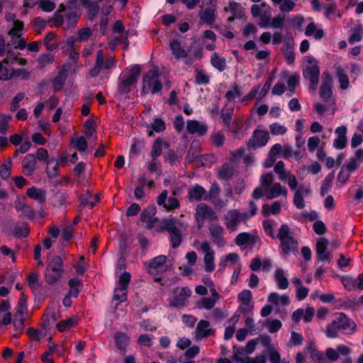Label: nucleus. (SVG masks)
<instances>
[{
  "label": "nucleus",
  "instance_id": "obj_1",
  "mask_svg": "<svg viewBox=\"0 0 363 363\" xmlns=\"http://www.w3.org/2000/svg\"><path fill=\"white\" fill-rule=\"evenodd\" d=\"M274 180V175L272 172L263 173L260 176V185L255 188L252 192V198L259 199L264 195L268 199H273L279 196L286 198L288 194L286 188L281 186L280 183H273Z\"/></svg>",
  "mask_w": 363,
  "mask_h": 363
},
{
  "label": "nucleus",
  "instance_id": "obj_2",
  "mask_svg": "<svg viewBox=\"0 0 363 363\" xmlns=\"http://www.w3.org/2000/svg\"><path fill=\"white\" fill-rule=\"evenodd\" d=\"M276 238L280 241L281 252L284 256L298 252V242L287 225L283 224L280 226Z\"/></svg>",
  "mask_w": 363,
  "mask_h": 363
},
{
  "label": "nucleus",
  "instance_id": "obj_3",
  "mask_svg": "<svg viewBox=\"0 0 363 363\" xmlns=\"http://www.w3.org/2000/svg\"><path fill=\"white\" fill-rule=\"evenodd\" d=\"M160 77L158 67L150 69L143 77L142 91L145 94L150 91L153 94L160 92L162 88Z\"/></svg>",
  "mask_w": 363,
  "mask_h": 363
},
{
  "label": "nucleus",
  "instance_id": "obj_4",
  "mask_svg": "<svg viewBox=\"0 0 363 363\" xmlns=\"http://www.w3.org/2000/svg\"><path fill=\"white\" fill-rule=\"evenodd\" d=\"M63 261L59 256H55L48 262L45 273V281L48 284H55L61 278L63 274Z\"/></svg>",
  "mask_w": 363,
  "mask_h": 363
},
{
  "label": "nucleus",
  "instance_id": "obj_5",
  "mask_svg": "<svg viewBox=\"0 0 363 363\" xmlns=\"http://www.w3.org/2000/svg\"><path fill=\"white\" fill-rule=\"evenodd\" d=\"M140 74V67L134 65L128 71V74H123L119 78L118 91L121 94L130 92L132 85L136 82Z\"/></svg>",
  "mask_w": 363,
  "mask_h": 363
},
{
  "label": "nucleus",
  "instance_id": "obj_6",
  "mask_svg": "<svg viewBox=\"0 0 363 363\" xmlns=\"http://www.w3.org/2000/svg\"><path fill=\"white\" fill-rule=\"evenodd\" d=\"M3 230L8 235H13L18 238H26L30 233L29 226L27 223H23L20 225L12 219L4 222Z\"/></svg>",
  "mask_w": 363,
  "mask_h": 363
},
{
  "label": "nucleus",
  "instance_id": "obj_7",
  "mask_svg": "<svg viewBox=\"0 0 363 363\" xmlns=\"http://www.w3.org/2000/svg\"><path fill=\"white\" fill-rule=\"evenodd\" d=\"M116 65V60L113 57H108L104 60V51L99 49L96 53V61L94 66L89 71L92 77H97L103 69H111Z\"/></svg>",
  "mask_w": 363,
  "mask_h": 363
},
{
  "label": "nucleus",
  "instance_id": "obj_8",
  "mask_svg": "<svg viewBox=\"0 0 363 363\" xmlns=\"http://www.w3.org/2000/svg\"><path fill=\"white\" fill-rule=\"evenodd\" d=\"M248 218L249 216L247 213H240L237 209L230 210L224 216V223L228 230L234 231L242 221Z\"/></svg>",
  "mask_w": 363,
  "mask_h": 363
},
{
  "label": "nucleus",
  "instance_id": "obj_9",
  "mask_svg": "<svg viewBox=\"0 0 363 363\" xmlns=\"http://www.w3.org/2000/svg\"><path fill=\"white\" fill-rule=\"evenodd\" d=\"M173 296L169 300L171 307L182 308L186 305L188 298L191 295V291L188 287L176 288Z\"/></svg>",
  "mask_w": 363,
  "mask_h": 363
},
{
  "label": "nucleus",
  "instance_id": "obj_10",
  "mask_svg": "<svg viewBox=\"0 0 363 363\" xmlns=\"http://www.w3.org/2000/svg\"><path fill=\"white\" fill-rule=\"evenodd\" d=\"M217 218L216 213L207 204L201 203L196 206L195 219L199 228L203 225L205 220H213Z\"/></svg>",
  "mask_w": 363,
  "mask_h": 363
},
{
  "label": "nucleus",
  "instance_id": "obj_11",
  "mask_svg": "<svg viewBox=\"0 0 363 363\" xmlns=\"http://www.w3.org/2000/svg\"><path fill=\"white\" fill-rule=\"evenodd\" d=\"M269 140V134L268 131L256 129L254 130L252 135L247 142V146L249 148L262 147L267 145Z\"/></svg>",
  "mask_w": 363,
  "mask_h": 363
},
{
  "label": "nucleus",
  "instance_id": "obj_12",
  "mask_svg": "<svg viewBox=\"0 0 363 363\" xmlns=\"http://www.w3.org/2000/svg\"><path fill=\"white\" fill-rule=\"evenodd\" d=\"M200 249L205 254L203 257L204 270L206 272H212L216 268L214 250L206 241L201 243Z\"/></svg>",
  "mask_w": 363,
  "mask_h": 363
},
{
  "label": "nucleus",
  "instance_id": "obj_13",
  "mask_svg": "<svg viewBox=\"0 0 363 363\" xmlns=\"http://www.w3.org/2000/svg\"><path fill=\"white\" fill-rule=\"evenodd\" d=\"M168 191L164 189L157 198L158 206H162L167 211H172L179 208V201L175 197L168 198Z\"/></svg>",
  "mask_w": 363,
  "mask_h": 363
},
{
  "label": "nucleus",
  "instance_id": "obj_14",
  "mask_svg": "<svg viewBox=\"0 0 363 363\" xmlns=\"http://www.w3.org/2000/svg\"><path fill=\"white\" fill-rule=\"evenodd\" d=\"M161 228L169 234L183 233L186 229V225L177 218H166L161 222Z\"/></svg>",
  "mask_w": 363,
  "mask_h": 363
},
{
  "label": "nucleus",
  "instance_id": "obj_15",
  "mask_svg": "<svg viewBox=\"0 0 363 363\" xmlns=\"http://www.w3.org/2000/svg\"><path fill=\"white\" fill-rule=\"evenodd\" d=\"M212 242L219 247H223L227 242L224 238V228L217 223L211 224L208 228Z\"/></svg>",
  "mask_w": 363,
  "mask_h": 363
},
{
  "label": "nucleus",
  "instance_id": "obj_16",
  "mask_svg": "<svg viewBox=\"0 0 363 363\" xmlns=\"http://www.w3.org/2000/svg\"><path fill=\"white\" fill-rule=\"evenodd\" d=\"M333 322L336 327L345 334L353 332L356 326L355 323L342 313L337 314Z\"/></svg>",
  "mask_w": 363,
  "mask_h": 363
},
{
  "label": "nucleus",
  "instance_id": "obj_17",
  "mask_svg": "<svg viewBox=\"0 0 363 363\" xmlns=\"http://www.w3.org/2000/svg\"><path fill=\"white\" fill-rule=\"evenodd\" d=\"M208 4L210 6L200 10L199 16L200 18V23L211 26L216 21V5L213 4L211 1Z\"/></svg>",
  "mask_w": 363,
  "mask_h": 363
},
{
  "label": "nucleus",
  "instance_id": "obj_18",
  "mask_svg": "<svg viewBox=\"0 0 363 363\" xmlns=\"http://www.w3.org/2000/svg\"><path fill=\"white\" fill-rule=\"evenodd\" d=\"M303 77L310 81V89L316 90L320 75L318 66H306L303 70Z\"/></svg>",
  "mask_w": 363,
  "mask_h": 363
},
{
  "label": "nucleus",
  "instance_id": "obj_19",
  "mask_svg": "<svg viewBox=\"0 0 363 363\" xmlns=\"http://www.w3.org/2000/svg\"><path fill=\"white\" fill-rule=\"evenodd\" d=\"M214 334V330L210 328V323L205 320H200L194 331V337L196 340H201L203 338Z\"/></svg>",
  "mask_w": 363,
  "mask_h": 363
},
{
  "label": "nucleus",
  "instance_id": "obj_20",
  "mask_svg": "<svg viewBox=\"0 0 363 363\" xmlns=\"http://www.w3.org/2000/svg\"><path fill=\"white\" fill-rule=\"evenodd\" d=\"M186 129L190 134L202 136L207 133L208 125L196 120H188Z\"/></svg>",
  "mask_w": 363,
  "mask_h": 363
},
{
  "label": "nucleus",
  "instance_id": "obj_21",
  "mask_svg": "<svg viewBox=\"0 0 363 363\" xmlns=\"http://www.w3.org/2000/svg\"><path fill=\"white\" fill-rule=\"evenodd\" d=\"M217 177L220 180L228 181L233 179L235 174V167L230 163H225L217 169Z\"/></svg>",
  "mask_w": 363,
  "mask_h": 363
},
{
  "label": "nucleus",
  "instance_id": "obj_22",
  "mask_svg": "<svg viewBox=\"0 0 363 363\" xmlns=\"http://www.w3.org/2000/svg\"><path fill=\"white\" fill-rule=\"evenodd\" d=\"M188 197L190 201L206 200L207 191L203 186L196 184L189 189Z\"/></svg>",
  "mask_w": 363,
  "mask_h": 363
},
{
  "label": "nucleus",
  "instance_id": "obj_23",
  "mask_svg": "<svg viewBox=\"0 0 363 363\" xmlns=\"http://www.w3.org/2000/svg\"><path fill=\"white\" fill-rule=\"evenodd\" d=\"M156 208L155 206H150L145 208L140 214L141 221L146 223L150 228H152L157 222L158 218L155 217Z\"/></svg>",
  "mask_w": 363,
  "mask_h": 363
},
{
  "label": "nucleus",
  "instance_id": "obj_24",
  "mask_svg": "<svg viewBox=\"0 0 363 363\" xmlns=\"http://www.w3.org/2000/svg\"><path fill=\"white\" fill-rule=\"evenodd\" d=\"M36 157L33 154H28L22 161V172L27 175H32L35 169Z\"/></svg>",
  "mask_w": 363,
  "mask_h": 363
},
{
  "label": "nucleus",
  "instance_id": "obj_25",
  "mask_svg": "<svg viewBox=\"0 0 363 363\" xmlns=\"http://www.w3.org/2000/svg\"><path fill=\"white\" fill-rule=\"evenodd\" d=\"M335 69V74L337 77L338 82L340 83L342 89H347L349 87L350 82L347 75L346 71L338 64L334 65Z\"/></svg>",
  "mask_w": 363,
  "mask_h": 363
},
{
  "label": "nucleus",
  "instance_id": "obj_26",
  "mask_svg": "<svg viewBox=\"0 0 363 363\" xmlns=\"http://www.w3.org/2000/svg\"><path fill=\"white\" fill-rule=\"evenodd\" d=\"M305 35L308 37L313 36L316 40H321L325 35V31L318 28V26L314 22H311L306 28Z\"/></svg>",
  "mask_w": 363,
  "mask_h": 363
},
{
  "label": "nucleus",
  "instance_id": "obj_27",
  "mask_svg": "<svg viewBox=\"0 0 363 363\" xmlns=\"http://www.w3.org/2000/svg\"><path fill=\"white\" fill-rule=\"evenodd\" d=\"M67 75V70L65 65H63L60 68L58 74L55 77L53 80V86L56 91H60L62 89L65 83Z\"/></svg>",
  "mask_w": 363,
  "mask_h": 363
},
{
  "label": "nucleus",
  "instance_id": "obj_28",
  "mask_svg": "<svg viewBox=\"0 0 363 363\" xmlns=\"http://www.w3.org/2000/svg\"><path fill=\"white\" fill-rule=\"evenodd\" d=\"M274 276L279 289H286L288 288L289 283L286 277V273L283 269H277Z\"/></svg>",
  "mask_w": 363,
  "mask_h": 363
},
{
  "label": "nucleus",
  "instance_id": "obj_29",
  "mask_svg": "<svg viewBox=\"0 0 363 363\" xmlns=\"http://www.w3.org/2000/svg\"><path fill=\"white\" fill-rule=\"evenodd\" d=\"M27 195L28 197L36 200L38 202L42 203L45 201L46 194L45 192L35 186L30 187L27 190Z\"/></svg>",
  "mask_w": 363,
  "mask_h": 363
},
{
  "label": "nucleus",
  "instance_id": "obj_30",
  "mask_svg": "<svg viewBox=\"0 0 363 363\" xmlns=\"http://www.w3.org/2000/svg\"><path fill=\"white\" fill-rule=\"evenodd\" d=\"M169 147V144L167 142L163 141L162 140L157 139L155 141L152 151H151V157L153 159H157L159 156L161 155L162 149H167Z\"/></svg>",
  "mask_w": 363,
  "mask_h": 363
},
{
  "label": "nucleus",
  "instance_id": "obj_31",
  "mask_svg": "<svg viewBox=\"0 0 363 363\" xmlns=\"http://www.w3.org/2000/svg\"><path fill=\"white\" fill-rule=\"evenodd\" d=\"M225 11H230L238 19H241L245 15L244 9L240 4L235 1L229 2L228 7L225 8Z\"/></svg>",
  "mask_w": 363,
  "mask_h": 363
},
{
  "label": "nucleus",
  "instance_id": "obj_32",
  "mask_svg": "<svg viewBox=\"0 0 363 363\" xmlns=\"http://www.w3.org/2000/svg\"><path fill=\"white\" fill-rule=\"evenodd\" d=\"M212 66L218 69L220 72L224 71L227 67L226 60L221 57L217 52H214L211 58Z\"/></svg>",
  "mask_w": 363,
  "mask_h": 363
},
{
  "label": "nucleus",
  "instance_id": "obj_33",
  "mask_svg": "<svg viewBox=\"0 0 363 363\" xmlns=\"http://www.w3.org/2000/svg\"><path fill=\"white\" fill-rule=\"evenodd\" d=\"M169 47L172 51V54L177 58L180 59L187 56V52L182 48L181 43L177 40H174L169 43Z\"/></svg>",
  "mask_w": 363,
  "mask_h": 363
},
{
  "label": "nucleus",
  "instance_id": "obj_34",
  "mask_svg": "<svg viewBox=\"0 0 363 363\" xmlns=\"http://www.w3.org/2000/svg\"><path fill=\"white\" fill-rule=\"evenodd\" d=\"M4 63L8 65L9 61L7 59L4 60L2 62L0 61V79L7 81L12 78L13 70L9 66H4Z\"/></svg>",
  "mask_w": 363,
  "mask_h": 363
},
{
  "label": "nucleus",
  "instance_id": "obj_35",
  "mask_svg": "<svg viewBox=\"0 0 363 363\" xmlns=\"http://www.w3.org/2000/svg\"><path fill=\"white\" fill-rule=\"evenodd\" d=\"M59 162L54 158L47 162L46 172L49 178H55L59 173Z\"/></svg>",
  "mask_w": 363,
  "mask_h": 363
},
{
  "label": "nucleus",
  "instance_id": "obj_36",
  "mask_svg": "<svg viewBox=\"0 0 363 363\" xmlns=\"http://www.w3.org/2000/svg\"><path fill=\"white\" fill-rule=\"evenodd\" d=\"M114 338L117 347L121 350L125 351L126 347L130 343L129 337L122 332H118L115 335Z\"/></svg>",
  "mask_w": 363,
  "mask_h": 363
},
{
  "label": "nucleus",
  "instance_id": "obj_37",
  "mask_svg": "<svg viewBox=\"0 0 363 363\" xmlns=\"http://www.w3.org/2000/svg\"><path fill=\"white\" fill-rule=\"evenodd\" d=\"M195 83L199 85H206L210 82L208 74L202 69H195Z\"/></svg>",
  "mask_w": 363,
  "mask_h": 363
},
{
  "label": "nucleus",
  "instance_id": "obj_38",
  "mask_svg": "<svg viewBox=\"0 0 363 363\" xmlns=\"http://www.w3.org/2000/svg\"><path fill=\"white\" fill-rule=\"evenodd\" d=\"M281 209V203L279 201H275L272 206L264 204L262 206V212L264 216H268L269 214L277 215L279 213Z\"/></svg>",
  "mask_w": 363,
  "mask_h": 363
},
{
  "label": "nucleus",
  "instance_id": "obj_39",
  "mask_svg": "<svg viewBox=\"0 0 363 363\" xmlns=\"http://www.w3.org/2000/svg\"><path fill=\"white\" fill-rule=\"evenodd\" d=\"M335 179L334 172H330L328 174L324 180L322 182L321 188H320V195L324 196L330 190L333 182Z\"/></svg>",
  "mask_w": 363,
  "mask_h": 363
},
{
  "label": "nucleus",
  "instance_id": "obj_40",
  "mask_svg": "<svg viewBox=\"0 0 363 363\" xmlns=\"http://www.w3.org/2000/svg\"><path fill=\"white\" fill-rule=\"evenodd\" d=\"M72 145L79 152H84L88 147V144L84 137H77L71 140Z\"/></svg>",
  "mask_w": 363,
  "mask_h": 363
},
{
  "label": "nucleus",
  "instance_id": "obj_41",
  "mask_svg": "<svg viewBox=\"0 0 363 363\" xmlns=\"http://www.w3.org/2000/svg\"><path fill=\"white\" fill-rule=\"evenodd\" d=\"M165 255H159L151 259L148 264L150 270L157 271L167 261Z\"/></svg>",
  "mask_w": 363,
  "mask_h": 363
},
{
  "label": "nucleus",
  "instance_id": "obj_42",
  "mask_svg": "<svg viewBox=\"0 0 363 363\" xmlns=\"http://www.w3.org/2000/svg\"><path fill=\"white\" fill-rule=\"evenodd\" d=\"M320 96L325 101H330L332 96L331 86L328 82H323L320 87Z\"/></svg>",
  "mask_w": 363,
  "mask_h": 363
},
{
  "label": "nucleus",
  "instance_id": "obj_43",
  "mask_svg": "<svg viewBox=\"0 0 363 363\" xmlns=\"http://www.w3.org/2000/svg\"><path fill=\"white\" fill-rule=\"evenodd\" d=\"M234 113L233 108H224L221 111L220 116L225 125L229 128Z\"/></svg>",
  "mask_w": 363,
  "mask_h": 363
},
{
  "label": "nucleus",
  "instance_id": "obj_44",
  "mask_svg": "<svg viewBox=\"0 0 363 363\" xmlns=\"http://www.w3.org/2000/svg\"><path fill=\"white\" fill-rule=\"evenodd\" d=\"M239 259V255L237 253H230L225 257L220 258L219 262V267L222 269H225L228 262L236 263Z\"/></svg>",
  "mask_w": 363,
  "mask_h": 363
},
{
  "label": "nucleus",
  "instance_id": "obj_45",
  "mask_svg": "<svg viewBox=\"0 0 363 363\" xmlns=\"http://www.w3.org/2000/svg\"><path fill=\"white\" fill-rule=\"evenodd\" d=\"M238 299L241 304L249 306L252 299V294L250 290L245 289L238 294Z\"/></svg>",
  "mask_w": 363,
  "mask_h": 363
},
{
  "label": "nucleus",
  "instance_id": "obj_46",
  "mask_svg": "<svg viewBox=\"0 0 363 363\" xmlns=\"http://www.w3.org/2000/svg\"><path fill=\"white\" fill-rule=\"evenodd\" d=\"M54 60V57L50 53L42 54L39 56L37 60L38 64V68L42 69L46 65L51 64Z\"/></svg>",
  "mask_w": 363,
  "mask_h": 363
},
{
  "label": "nucleus",
  "instance_id": "obj_47",
  "mask_svg": "<svg viewBox=\"0 0 363 363\" xmlns=\"http://www.w3.org/2000/svg\"><path fill=\"white\" fill-rule=\"evenodd\" d=\"M79 16H80V13L77 10L72 11L67 13H66V20L67 21V26L69 28L74 27L78 22Z\"/></svg>",
  "mask_w": 363,
  "mask_h": 363
},
{
  "label": "nucleus",
  "instance_id": "obj_48",
  "mask_svg": "<svg viewBox=\"0 0 363 363\" xmlns=\"http://www.w3.org/2000/svg\"><path fill=\"white\" fill-rule=\"evenodd\" d=\"M216 305V300L209 297H203L197 302L199 308H204L206 310L212 309Z\"/></svg>",
  "mask_w": 363,
  "mask_h": 363
},
{
  "label": "nucleus",
  "instance_id": "obj_49",
  "mask_svg": "<svg viewBox=\"0 0 363 363\" xmlns=\"http://www.w3.org/2000/svg\"><path fill=\"white\" fill-rule=\"evenodd\" d=\"M363 35V27L362 25L357 26L353 30L350 36L348 41L350 44H354L356 42L361 40Z\"/></svg>",
  "mask_w": 363,
  "mask_h": 363
},
{
  "label": "nucleus",
  "instance_id": "obj_50",
  "mask_svg": "<svg viewBox=\"0 0 363 363\" xmlns=\"http://www.w3.org/2000/svg\"><path fill=\"white\" fill-rule=\"evenodd\" d=\"M23 28V23L22 21H16L13 23V28L9 32V35H11L12 40L14 38H19L21 35V31Z\"/></svg>",
  "mask_w": 363,
  "mask_h": 363
},
{
  "label": "nucleus",
  "instance_id": "obj_51",
  "mask_svg": "<svg viewBox=\"0 0 363 363\" xmlns=\"http://www.w3.org/2000/svg\"><path fill=\"white\" fill-rule=\"evenodd\" d=\"M211 139L218 147H222L225 141V135L220 131L213 132L211 135Z\"/></svg>",
  "mask_w": 363,
  "mask_h": 363
},
{
  "label": "nucleus",
  "instance_id": "obj_52",
  "mask_svg": "<svg viewBox=\"0 0 363 363\" xmlns=\"http://www.w3.org/2000/svg\"><path fill=\"white\" fill-rule=\"evenodd\" d=\"M55 37V33L50 32L48 33L45 38V45L50 51H52L57 48V44L54 41Z\"/></svg>",
  "mask_w": 363,
  "mask_h": 363
},
{
  "label": "nucleus",
  "instance_id": "obj_53",
  "mask_svg": "<svg viewBox=\"0 0 363 363\" xmlns=\"http://www.w3.org/2000/svg\"><path fill=\"white\" fill-rule=\"evenodd\" d=\"M253 241V238L247 233H241L235 238V243L238 246H242Z\"/></svg>",
  "mask_w": 363,
  "mask_h": 363
},
{
  "label": "nucleus",
  "instance_id": "obj_54",
  "mask_svg": "<svg viewBox=\"0 0 363 363\" xmlns=\"http://www.w3.org/2000/svg\"><path fill=\"white\" fill-rule=\"evenodd\" d=\"M284 16L279 14L271 19L269 27L274 29H282L284 26Z\"/></svg>",
  "mask_w": 363,
  "mask_h": 363
},
{
  "label": "nucleus",
  "instance_id": "obj_55",
  "mask_svg": "<svg viewBox=\"0 0 363 363\" xmlns=\"http://www.w3.org/2000/svg\"><path fill=\"white\" fill-rule=\"evenodd\" d=\"M12 119L11 116L2 114L0 115V133L2 135L6 134L9 123Z\"/></svg>",
  "mask_w": 363,
  "mask_h": 363
},
{
  "label": "nucleus",
  "instance_id": "obj_56",
  "mask_svg": "<svg viewBox=\"0 0 363 363\" xmlns=\"http://www.w3.org/2000/svg\"><path fill=\"white\" fill-rule=\"evenodd\" d=\"M303 342V337L301 334L292 331L291 333V339L288 342V346L291 347L292 345L298 346L301 345Z\"/></svg>",
  "mask_w": 363,
  "mask_h": 363
},
{
  "label": "nucleus",
  "instance_id": "obj_57",
  "mask_svg": "<svg viewBox=\"0 0 363 363\" xmlns=\"http://www.w3.org/2000/svg\"><path fill=\"white\" fill-rule=\"evenodd\" d=\"M298 81L299 77L297 74H293L289 77L287 81L289 91L290 92V94H287L289 96H291L293 94L295 93V87L298 83Z\"/></svg>",
  "mask_w": 363,
  "mask_h": 363
},
{
  "label": "nucleus",
  "instance_id": "obj_58",
  "mask_svg": "<svg viewBox=\"0 0 363 363\" xmlns=\"http://www.w3.org/2000/svg\"><path fill=\"white\" fill-rule=\"evenodd\" d=\"M88 11L87 18L89 21H93L98 14L99 6L96 2H92L86 8Z\"/></svg>",
  "mask_w": 363,
  "mask_h": 363
},
{
  "label": "nucleus",
  "instance_id": "obj_59",
  "mask_svg": "<svg viewBox=\"0 0 363 363\" xmlns=\"http://www.w3.org/2000/svg\"><path fill=\"white\" fill-rule=\"evenodd\" d=\"M282 151V146L279 143L274 145L271 147L269 152V160H272V162H274L276 161L277 157L279 155Z\"/></svg>",
  "mask_w": 363,
  "mask_h": 363
},
{
  "label": "nucleus",
  "instance_id": "obj_60",
  "mask_svg": "<svg viewBox=\"0 0 363 363\" xmlns=\"http://www.w3.org/2000/svg\"><path fill=\"white\" fill-rule=\"evenodd\" d=\"M74 323V320L71 318L62 320L57 324V328L60 332L66 331L73 326Z\"/></svg>",
  "mask_w": 363,
  "mask_h": 363
},
{
  "label": "nucleus",
  "instance_id": "obj_61",
  "mask_svg": "<svg viewBox=\"0 0 363 363\" xmlns=\"http://www.w3.org/2000/svg\"><path fill=\"white\" fill-rule=\"evenodd\" d=\"M269 130L272 135H278L284 134L287 129L284 125L274 123L269 125Z\"/></svg>",
  "mask_w": 363,
  "mask_h": 363
},
{
  "label": "nucleus",
  "instance_id": "obj_62",
  "mask_svg": "<svg viewBox=\"0 0 363 363\" xmlns=\"http://www.w3.org/2000/svg\"><path fill=\"white\" fill-rule=\"evenodd\" d=\"M12 162L11 160L7 163L3 164L0 167V176L3 179H8L11 175Z\"/></svg>",
  "mask_w": 363,
  "mask_h": 363
},
{
  "label": "nucleus",
  "instance_id": "obj_63",
  "mask_svg": "<svg viewBox=\"0 0 363 363\" xmlns=\"http://www.w3.org/2000/svg\"><path fill=\"white\" fill-rule=\"evenodd\" d=\"M235 359L237 362H242L245 363H267L266 358L264 355H259L255 358L246 357L245 359H238L235 355L234 356Z\"/></svg>",
  "mask_w": 363,
  "mask_h": 363
},
{
  "label": "nucleus",
  "instance_id": "obj_64",
  "mask_svg": "<svg viewBox=\"0 0 363 363\" xmlns=\"http://www.w3.org/2000/svg\"><path fill=\"white\" fill-rule=\"evenodd\" d=\"M311 357L315 363H328L323 354L316 350L312 351Z\"/></svg>",
  "mask_w": 363,
  "mask_h": 363
}]
</instances>
